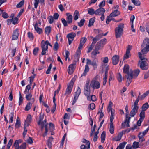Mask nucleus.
Listing matches in <instances>:
<instances>
[{
  "label": "nucleus",
  "instance_id": "obj_21",
  "mask_svg": "<svg viewBox=\"0 0 149 149\" xmlns=\"http://www.w3.org/2000/svg\"><path fill=\"white\" fill-rule=\"evenodd\" d=\"M26 143H23L20 146L19 145L14 146L15 149H26Z\"/></svg>",
  "mask_w": 149,
  "mask_h": 149
},
{
  "label": "nucleus",
  "instance_id": "obj_18",
  "mask_svg": "<svg viewBox=\"0 0 149 149\" xmlns=\"http://www.w3.org/2000/svg\"><path fill=\"white\" fill-rule=\"evenodd\" d=\"M75 65V63H73L69 65L68 70L69 74H71L73 73L75 69L74 65Z\"/></svg>",
  "mask_w": 149,
  "mask_h": 149
},
{
  "label": "nucleus",
  "instance_id": "obj_37",
  "mask_svg": "<svg viewBox=\"0 0 149 149\" xmlns=\"http://www.w3.org/2000/svg\"><path fill=\"white\" fill-rule=\"evenodd\" d=\"M114 127L113 123H110V132L111 134H113L114 132Z\"/></svg>",
  "mask_w": 149,
  "mask_h": 149
},
{
  "label": "nucleus",
  "instance_id": "obj_12",
  "mask_svg": "<svg viewBox=\"0 0 149 149\" xmlns=\"http://www.w3.org/2000/svg\"><path fill=\"white\" fill-rule=\"evenodd\" d=\"M138 103H134L133 108L131 111V117H134L137 113L139 109Z\"/></svg>",
  "mask_w": 149,
  "mask_h": 149
},
{
  "label": "nucleus",
  "instance_id": "obj_22",
  "mask_svg": "<svg viewBox=\"0 0 149 149\" xmlns=\"http://www.w3.org/2000/svg\"><path fill=\"white\" fill-rule=\"evenodd\" d=\"M72 87L73 86H71V85H69L66 88L65 95H68L70 94L72 91Z\"/></svg>",
  "mask_w": 149,
  "mask_h": 149
},
{
  "label": "nucleus",
  "instance_id": "obj_20",
  "mask_svg": "<svg viewBox=\"0 0 149 149\" xmlns=\"http://www.w3.org/2000/svg\"><path fill=\"white\" fill-rule=\"evenodd\" d=\"M34 27L35 30L39 34H41L42 32V29L38 27V23H36L35 24Z\"/></svg>",
  "mask_w": 149,
  "mask_h": 149
},
{
  "label": "nucleus",
  "instance_id": "obj_30",
  "mask_svg": "<svg viewBox=\"0 0 149 149\" xmlns=\"http://www.w3.org/2000/svg\"><path fill=\"white\" fill-rule=\"evenodd\" d=\"M21 123L19 118L18 117L17 118L16 122L15 125V128H18L20 126Z\"/></svg>",
  "mask_w": 149,
  "mask_h": 149
},
{
  "label": "nucleus",
  "instance_id": "obj_64",
  "mask_svg": "<svg viewBox=\"0 0 149 149\" xmlns=\"http://www.w3.org/2000/svg\"><path fill=\"white\" fill-rule=\"evenodd\" d=\"M13 141V140L12 139H10L7 145V147H8V149H10L11 145L12 144Z\"/></svg>",
  "mask_w": 149,
  "mask_h": 149
},
{
  "label": "nucleus",
  "instance_id": "obj_56",
  "mask_svg": "<svg viewBox=\"0 0 149 149\" xmlns=\"http://www.w3.org/2000/svg\"><path fill=\"white\" fill-rule=\"evenodd\" d=\"M39 50L38 47H35L33 51V53L34 55H36L38 54V52Z\"/></svg>",
  "mask_w": 149,
  "mask_h": 149
},
{
  "label": "nucleus",
  "instance_id": "obj_8",
  "mask_svg": "<svg viewBox=\"0 0 149 149\" xmlns=\"http://www.w3.org/2000/svg\"><path fill=\"white\" fill-rule=\"evenodd\" d=\"M76 36V34L74 32H71L67 35L66 37L68 40V44L70 45L72 42L74 40V38Z\"/></svg>",
  "mask_w": 149,
  "mask_h": 149
},
{
  "label": "nucleus",
  "instance_id": "obj_50",
  "mask_svg": "<svg viewBox=\"0 0 149 149\" xmlns=\"http://www.w3.org/2000/svg\"><path fill=\"white\" fill-rule=\"evenodd\" d=\"M32 105V103H28L25 108V110L26 111L29 110L31 108Z\"/></svg>",
  "mask_w": 149,
  "mask_h": 149
},
{
  "label": "nucleus",
  "instance_id": "obj_52",
  "mask_svg": "<svg viewBox=\"0 0 149 149\" xmlns=\"http://www.w3.org/2000/svg\"><path fill=\"white\" fill-rule=\"evenodd\" d=\"M19 18L17 17H14L13 19L12 23L13 24L15 25L17 23V22Z\"/></svg>",
  "mask_w": 149,
  "mask_h": 149
},
{
  "label": "nucleus",
  "instance_id": "obj_39",
  "mask_svg": "<svg viewBox=\"0 0 149 149\" xmlns=\"http://www.w3.org/2000/svg\"><path fill=\"white\" fill-rule=\"evenodd\" d=\"M117 79L118 81L120 82H122V79H124V78L123 77L120 73H119L117 76Z\"/></svg>",
  "mask_w": 149,
  "mask_h": 149
},
{
  "label": "nucleus",
  "instance_id": "obj_28",
  "mask_svg": "<svg viewBox=\"0 0 149 149\" xmlns=\"http://www.w3.org/2000/svg\"><path fill=\"white\" fill-rule=\"evenodd\" d=\"M143 47V48L142 49L141 52L143 54H145L149 51V46H147Z\"/></svg>",
  "mask_w": 149,
  "mask_h": 149
},
{
  "label": "nucleus",
  "instance_id": "obj_3",
  "mask_svg": "<svg viewBox=\"0 0 149 149\" xmlns=\"http://www.w3.org/2000/svg\"><path fill=\"white\" fill-rule=\"evenodd\" d=\"M123 72L125 74V77L127 79L126 86H128L130 83V66L127 64H125L123 68Z\"/></svg>",
  "mask_w": 149,
  "mask_h": 149
},
{
  "label": "nucleus",
  "instance_id": "obj_59",
  "mask_svg": "<svg viewBox=\"0 0 149 149\" xmlns=\"http://www.w3.org/2000/svg\"><path fill=\"white\" fill-rule=\"evenodd\" d=\"M61 21L64 27L67 26H68L67 24H68V22H67L65 19H63L62 18L61 19Z\"/></svg>",
  "mask_w": 149,
  "mask_h": 149
},
{
  "label": "nucleus",
  "instance_id": "obj_61",
  "mask_svg": "<svg viewBox=\"0 0 149 149\" xmlns=\"http://www.w3.org/2000/svg\"><path fill=\"white\" fill-rule=\"evenodd\" d=\"M36 76V74H34L33 75L29 77L30 84H32V83L33 81L34 78Z\"/></svg>",
  "mask_w": 149,
  "mask_h": 149
},
{
  "label": "nucleus",
  "instance_id": "obj_27",
  "mask_svg": "<svg viewBox=\"0 0 149 149\" xmlns=\"http://www.w3.org/2000/svg\"><path fill=\"white\" fill-rule=\"evenodd\" d=\"M87 99L89 101H92L95 102L96 100V98L95 95H93L91 96V97L89 96L87 97Z\"/></svg>",
  "mask_w": 149,
  "mask_h": 149
},
{
  "label": "nucleus",
  "instance_id": "obj_26",
  "mask_svg": "<svg viewBox=\"0 0 149 149\" xmlns=\"http://www.w3.org/2000/svg\"><path fill=\"white\" fill-rule=\"evenodd\" d=\"M120 14V12L117 10H114L113 12H112L110 14V16L111 17H115L117 16Z\"/></svg>",
  "mask_w": 149,
  "mask_h": 149
},
{
  "label": "nucleus",
  "instance_id": "obj_35",
  "mask_svg": "<svg viewBox=\"0 0 149 149\" xmlns=\"http://www.w3.org/2000/svg\"><path fill=\"white\" fill-rule=\"evenodd\" d=\"M73 17L71 15H69L66 17L67 21L68 22V24H71L72 21Z\"/></svg>",
  "mask_w": 149,
  "mask_h": 149
},
{
  "label": "nucleus",
  "instance_id": "obj_63",
  "mask_svg": "<svg viewBox=\"0 0 149 149\" xmlns=\"http://www.w3.org/2000/svg\"><path fill=\"white\" fill-rule=\"evenodd\" d=\"M21 142L22 141L21 140H16L14 143L13 146L18 145L19 143H21Z\"/></svg>",
  "mask_w": 149,
  "mask_h": 149
},
{
  "label": "nucleus",
  "instance_id": "obj_57",
  "mask_svg": "<svg viewBox=\"0 0 149 149\" xmlns=\"http://www.w3.org/2000/svg\"><path fill=\"white\" fill-rule=\"evenodd\" d=\"M135 19V17L134 15H132L131 16V22L132 23V24L131 25V29L134 28L133 21Z\"/></svg>",
  "mask_w": 149,
  "mask_h": 149
},
{
  "label": "nucleus",
  "instance_id": "obj_7",
  "mask_svg": "<svg viewBox=\"0 0 149 149\" xmlns=\"http://www.w3.org/2000/svg\"><path fill=\"white\" fill-rule=\"evenodd\" d=\"M41 46L42 48V52L41 54L42 55H45L46 54V51H48V46L46 43V41L42 40L41 43Z\"/></svg>",
  "mask_w": 149,
  "mask_h": 149
},
{
  "label": "nucleus",
  "instance_id": "obj_11",
  "mask_svg": "<svg viewBox=\"0 0 149 149\" xmlns=\"http://www.w3.org/2000/svg\"><path fill=\"white\" fill-rule=\"evenodd\" d=\"M90 86L93 89H98L100 87V85L99 82L95 80L92 81L90 84Z\"/></svg>",
  "mask_w": 149,
  "mask_h": 149
},
{
  "label": "nucleus",
  "instance_id": "obj_60",
  "mask_svg": "<svg viewBox=\"0 0 149 149\" xmlns=\"http://www.w3.org/2000/svg\"><path fill=\"white\" fill-rule=\"evenodd\" d=\"M82 142L84 143H86L87 145L88 148H90V143L89 141H88L87 140L85 139H83L82 141Z\"/></svg>",
  "mask_w": 149,
  "mask_h": 149
},
{
  "label": "nucleus",
  "instance_id": "obj_55",
  "mask_svg": "<svg viewBox=\"0 0 149 149\" xmlns=\"http://www.w3.org/2000/svg\"><path fill=\"white\" fill-rule=\"evenodd\" d=\"M139 116L140 117L139 119H142L143 120L145 118V112L142 111L140 113Z\"/></svg>",
  "mask_w": 149,
  "mask_h": 149
},
{
  "label": "nucleus",
  "instance_id": "obj_42",
  "mask_svg": "<svg viewBox=\"0 0 149 149\" xmlns=\"http://www.w3.org/2000/svg\"><path fill=\"white\" fill-rule=\"evenodd\" d=\"M85 20L84 19H81L79 22H78V25L80 27L82 26L85 22Z\"/></svg>",
  "mask_w": 149,
  "mask_h": 149
},
{
  "label": "nucleus",
  "instance_id": "obj_49",
  "mask_svg": "<svg viewBox=\"0 0 149 149\" xmlns=\"http://www.w3.org/2000/svg\"><path fill=\"white\" fill-rule=\"evenodd\" d=\"M59 48V46L57 42H56L54 46L53 50L55 51H57Z\"/></svg>",
  "mask_w": 149,
  "mask_h": 149
},
{
  "label": "nucleus",
  "instance_id": "obj_51",
  "mask_svg": "<svg viewBox=\"0 0 149 149\" xmlns=\"http://www.w3.org/2000/svg\"><path fill=\"white\" fill-rule=\"evenodd\" d=\"M87 40V38L86 37H82L81 38L80 43V44H82L84 45V43L86 42Z\"/></svg>",
  "mask_w": 149,
  "mask_h": 149
},
{
  "label": "nucleus",
  "instance_id": "obj_16",
  "mask_svg": "<svg viewBox=\"0 0 149 149\" xmlns=\"http://www.w3.org/2000/svg\"><path fill=\"white\" fill-rule=\"evenodd\" d=\"M81 89L79 87H78L77 91L75 93L73 102H76L77 100L78 99V98L81 93Z\"/></svg>",
  "mask_w": 149,
  "mask_h": 149
},
{
  "label": "nucleus",
  "instance_id": "obj_13",
  "mask_svg": "<svg viewBox=\"0 0 149 149\" xmlns=\"http://www.w3.org/2000/svg\"><path fill=\"white\" fill-rule=\"evenodd\" d=\"M149 94V91L148 90L144 93L143 94L140 96V93H139V95L136 99L134 102H138L139 100H143L148 94Z\"/></svg>",
  "mask_w": 149,
  "mask_h": 149
},
{
  "label": "nucleus",
  "instance_id": "obj_2",
  "mask_svg": "<svg viewBox=\"0 0 149 149\" xmlns=\"http://www.w3.org/2000/svg\"><path fill=\"white\" fill-rule=\"evenodd\" d=\"M107 41L106 38H104L99 41L96 45L95 47V50L93 51L91 54L94 55L96 56L97 54L99 53L98 51L99 50L101 49L105 44Z\"/></svg>",
  "mask_w": 149,
  "mask_h": 149
},
{
  "label": "nucleus",
  "instance_id": "obj_23",
  "mask_svg": "<svg viewBox=\"0 0 149 149\" xmlns=\"http://www.w3.org/2000/svg\"><path fill=\"white\" fill-rule=\"evenodd\" d=\"M123 134V132H120L117 136L113 138V140L116 141H119L121 139Z\"/></svg>",
  "mask_w": 149,
  "mask_h": 149
},
{
  "label": "nucleus",
  "instance_id": "obj_24",
  "mask_svg": "<svg viewBox=\"0 0 149 149\" xmlns=\"http://www.w3.org/2000/svg\"><path fill=\"white\" fill-rule=\"evenodd\" d=\"M32 120L31 116V115H28L26 120L25 121L24 124H26V126H29V123L31 122Z\"/></svg>",
  "mask_w": 149,
  "mask_h": 149
},
{
  "label": "nucleus",
  "instance_id": "obj_19",
  "mask_svg": "<svg viewBox=\"0 0 149 149\" xmlns=\"http://www.w3.org/2000/svg\"><path fill=\"white\" fill-rule=\"evenodd\" d=\"M130 50V45H129L127 47V50L125 54L124 55L123 61L126 59H128L129 57V54Z\"/></svg>",
  "mask_w": 149,
  "mask_h": 149
},
{
  "label": "nucleus",
  "instance_id": "obj_36",
  "mask_svg": "<svg viewBox=\"0 0 149 149\" xmlns=\"http://www.w3.org/2000/svg\"><path fill=\"white\" fill-rule=\"evenodd\" d=\"M126 143H127L125 142L120 143L119 146L116 149H123Z\"/></svg>",
  "mask_w": 149,
  "mask_h": 149
},
{
  "label": "nucleus",
  "instance_id": "obj_17",
  "mask_svg": "<svg viewBox=\"0 0 149 149\" xmlns=\"http://www.w3.org/2000/svg\"><path fill=\"white\" fill-rule=\"evenodd\" d=\"M119 57L117 55H115L112 58V63L113 65H116L119 61Z\"/></svg>",
  "mask_w": 149,
  "mask_h": 149
},
{
  "label": "nucleus",
  "instance_id": "obj_14",
  "mask_svg": "<svg viewBox=\"0 0 149 149\" xmlns=\"http://www.w3.org/2000/svg\"><path fill=\"white\" fill-rule=\"evenodd\" d=\"M19 29L17 28L16 29L13 30L12 36V39L13 40L17 39L19 36Z\"/></svg>",
  "mask_w": 149,
  "mask_h": 149
},
{
  "label": "nucleus",
  "instance_id": "obj_10",
  "mask_svg": "<svg viewBox=\"0 0 149 149\" xmlns=\"http://www.w3.org/2000/svg\"><path fill=\"white\" fill-rule=\"evenodd\" d=\"M86 61H87L86 63V64L85 65V68L84 70V72L83 73V74L81 75V77H82L83 76H86L87 72H88L89 70V67L88 65V64H90L91 65V60L88 59H87Z\"/></svg>",
  "mask_w": 149,
  "mask_h": 149
},
{
  "label": "nucleus",
  "instance_id": "obj_48",
  "mask_svg": "<svg viewBox=\"0 0 149 149\" xmlns=\"http://www.w3.org/2000/svg\"><path fill=\"white\" fill-rule=\"evenodd\" d=\"M149 127L147 128L145 131H143L142 132H140L139 133V134H141V136H144L146 133L148 132L149 130Z\"/></svg>",
  "mask_w": 149,
  "mask_h": 149
},
{
  "label": "nucleus",
  "instance_id": "obj_38",
  "mask_svg": "<svg viewBox=\"0 0 149 149\" xmlns=\"http://www.w3.org/2000/svg\"><path fill=\"white\" fill-rule=\"evenodd\" d=\"M105 131H103L101 135V142L102 143H104V141H105Z\"/></svg>",
  "mask_w": 149,
  "mask_h": 149
},
{
  "label": "nucleus",
  "instance_id": "obj_25",
  "mask_svg": "<svg viewBox=\"0 0 149 149\" xmlns=\"http://www.w3.org/2000/svg\"><path fill=\"white\" fill-rule=\"evenodd\" d=\"M147 46H149V39L146 38L144 40L141 45V47H144Z\"/></svg>",
  "mask_w": 149,
  "mask_h": 149
},
{
  "label": "nucleus",
  "instance_id": "obj_54",
  "mask_svg": "<svg viewBox=\"0 0 149 149\" xmlns=\"http://www.w3.org/2000/svg\"><path fill=\"white\" fill-rule=\"evenodd\" d=\"M24 0H22L17 5L16 7L17 8H19L21 7L24 4Z\"/></svg>",
  "mask_w": 149,
  "mask_h": 149
},
{
  "label": "nucleus",
  "instance_id": "obj_41",
  "mask_svg": "<svg viewBox=\"0 0 149 149\" xmlns=\"http://www.w3.org/2000/svg\"><path fill=\"white\" fill-rule=\"evenodd\" d=\"M45 33L48 35L51 32V27L50 26H47L45 28Z\"/></svg>",
  "mask_w": 149,
  "mask_h": 149
},
{
  "label": "nucleus",
  "instance_id": "obj_4",
  "mask_svg": "<svg viewBox=\"0 0 149 149\" xmlns=\"http://www.w3.org/2000/svg\"><path fill=\"white\" fill-rule=\"evenodd\" d=\"M126 111V117L125 119V120L124 122L122 123V128H125L126 127H128L130 126V125L129 124V123H130V117H128V113H129V111H128V109L127 107V105L125 108Z\"/></svg>",
  "mask_w": 149,
  "mask_h": 149
},
{
  "label": "nucleus",
  "instance_id": "obj_6",
  "mask_svg": "<svg viewBox=\"0 0 149 149\" xmlns=\"http://www.w3.org/2000/svg\"><path fill=\"white\" fill-rule=\"evenodd\" d=\"M105 12V9L103 8H100L95 10V15H101L100 19L103 21L105 18L104 13Z\"/></svg>",
  "mask_w": 149,
  "mask_h": 149
},
{
  "label": "nucleus",
  "instance_id": "obj_9",
  "mask_svg": "<svg viewBox=\"0 0 149 149\" xmlns=\"http://www.w3.org/2000/svg\"><path fill=\"white\" fill-rule=\"evenodd\" d=\"M90 87L89 82H86L84 88V93L87 97L89 96L90 93Z\"/></svg>",
  "mask_w": 149,
  "mask_h": 149
},
{
  "label": "nucleus",
  "instance_id": "obj_5",
  "mask_svg": "<svg viewBox=\"0 0 149 149\" xmlns=\"http://www.w3.org/2000/svg\"><path fill=\"white\" fill-rule=\"evenodd\" d=\"M123 28L124 24L120 23L118 26L115 29V36L116 38L120 37L123 33Z\"/></svg>",
  "mask_w": 149,
  "mask_h": 149
},
{
  "label": "nucleus",
  "instance_id": "obj_47",
  "mask_svg": "<svg viewBox=\"0 0 149 149\" xmlns=\"http://www.w3.org/2000/svg\"><path fill=\"white\" fill-rule=\"evenodd\" d=\"M95 105L94 103H90L88 107V109L91 110H93L95 109Z\"/></svg>",
  "mask_w": 149,
  "mask_h": 149
},
{
  "label": "nucleus",
  "instance_id": "obj_31",
  "mask_svg": "<svg viewBox=\"0 0 149 149\" xmlns=\"http://www.w3.org/2000/svg\"><path fill=\"white\" fill-rule=\"evenodd\" d=\"M109 66H107L105 68V75L104 77L103 78V80H105L107 81L108 77V71L109 68Z\"/></svg>",
  "mask_w": 149,
  "mask_h": 149
},
{
  "label": "nucleus",
  "instance_id": "obj_45",
  "mask_svg": "<svg viewBox=\"0 0 149 149\" xmlns=\"http://www.w3.org/2000/svg\"><path fill=\"white\" fill-rule=\"evenodd\" d=\"M132 2L135 6H139L140 5V2L139 0H131Z\"/></svg>",
  "mask_w": 149,
  "mask_h": 149
},
{
  "label": "nucleus",
  "instance_id": "obj_34",
  "mask_svg": "<svg viewBox=\"0 0 149 149\" xmlns=\"http://www.w3.org/2000/svg\"><path fill=\"white\" fill-rule=\"evenodd\" d=\"M103 36V33H100L97 35L96 37L94 38L93 39L95 40V41L97 42L98 40H99Z\"/></svg>",
  "mask_w": 149,
  "mask_h": 149
},
{
  "label": "nucleus",
  "instance_id": "obj_43",
  "mask_svg": "<svg viewBox=\"0 0 149 149\" xmlns=\"http://www.w3.org/2000/svg\"><path fill=\"white\" fill-rule=\"evenodd\" d=\"M95 22V19L93 18H91L89 20L88 26L89 27L92 26Z\"/></svg>",
  "mask_w": 149,
  "mask_h": 149
},
{
  "label": "nucleus",
  "instance_id": "obj_46",
  "mask_svg": "<svg viewBox=\"0 0 149 149\" xmlns=\"http://www.w3.org/2000/svg\"><path fill=\"white\" fill-rule=\"evenodd\" d=\"M99 133V130H97V131L95 132L94 134V137L93 138V140L94 142L96 141L97 139V134Z\"/></svg>",
  "mask_w": 149,
  "mask_h": 149
},
{
  "label": "nucleus",
  "instance_id": "obj_58",
  "mask_svg": "<svg viewBox=\"0 0 149 149\" xmlns=\"http://www.w3.org/2000/svg\"><path fill=\"white\" fill-rule=\"evenodd\" d=\"M28 36L32 40H33V39L34 37L33 35L30 32L28 33Z\"/></svg>",
  "mask_w": 149,
  "mask_h": 149
},
{
  "label": "nucleus",
  "instance_id": "obj_44",
  "mask_svg": "<svg viewBox=\"0 0 149 149\" xmlns=\"http://www.w3.org/2000/svg\"><path fill=\"white\" fill-rule=\"evenodd\" d=\"M139 142L135 141L133 143V145H132V147H133V148L136 149L139 147Z\"/></svg>",
  "mask_w": 149,
  "mask_h": 149
},
{
  "label": "nucleus",
  "instance_id": "obj_1",
  "mask_svg": "<svg viewBox=\"0 0 149 149\" xmlns=\"http://www.w3.org/2000/svg\"><path fill=\"white\" fill-rule=\"evenodd\" d=\"M140 60L138 62V66L143 70H146L148 69V66L147 64V59L142 56V54L140 52L138 53Z\"/></svg>",
  "mask_w": 149,
  "mask_h": 149
},
{
  "label": "nucleus",
  "instance_id": "obj_40",
  "mask_svg": "<svg viewBox=\"0 0 149 149\" xmlns=\"http://www.w3.org/2000/svg\"><path fill=\"white\" fill-rule=\"evenodd\" d=\"M88 13L89 15H92L94 14L95 15V11L92 8H90L88 10Z\"/></svg>",
  "mask_w": 149,
  "mask_h": 149
},
{
  "label": "nucleus",
  "instance_id": "obj_15",
  "mask_svg": "<svg viewBox=\"0 0 149 149\" xmlns=\"http://www.w3.org/2000/svg\"><path fill=\"white\" fill-rule=\"evenodd\" d=\"M140 72V70L139 69H135L133 71H132L131 70V79L136 78Z\"/></svg>",
  "mask_w": 149,
  "mask_h": 149
},
{
  "label": "nucleus",
  "instance_id": "obj_29",
  "mask_svg": "<svg viewBox=\"0 0 149 149\" xmlns=\"http://www.w3.org/2000/svg\"><path fill=\"white\" fill-rule=\"evenodd\" d=\"M32 95L31 94H27L26 96V98L27 100H31V102H33L34 101V98H32Z\"/></svg>",
  "mask_w": 149,
  "mask_h": 149
},
{
  "label": "nucleus",
  "instance_id": "obj_32",
  "mask_svg": "<svg viewBox=\"0 0 149 149\" xmlns=\"http://www.w3.org/2000/svg\"><path fill=\"white\" fill-rule=\"evenodd\" d=\"M79 16V12L77 10H76L73 14V17L74 19L75 20H77L78 19V16Z\"/></svg>",
  "mask_w": 149,
  "mask_h": 149
},
{
  "label": "nucleus",
  "instance_id": "obj_33",
  "mask_svg": "<svg viewBox=\"0 0 149 149\" xmlns=\"http://www.w3.org/2000/svg\"><path fill=\"white\" fill-rule=\"evenodd\" d=\"M149 107L148 103H145L141 107L142 111H146Z\"/></svg>",
  "mask_w": 149,
  "mask_h": 149
},
{
  "label": "nucleus",
  "instance_id": "obj_62",
  "mask_svg": "<svg viewBox=\"0 0 149 149\" xmlns=\"http://www.w3.org/2000/svg\"><path fill=\"white\" fill-rule=\"evenodd\" d=\"M138 137L139 138V142H142L144 141L145 139L143 137V136H142L141 135V134H138Z\"/></svg>",
  "mask_w": 149,
  "mask_h": 149
},
{
  "label": "nucleus",
  "instance_id": "obj_53",
  "mask_svg": "<svg viewBox=\"0 0 149 149\" xmlns=\"http://www.w3.org/2000/svg\"><path fill=\"white\" fill-rule=\"evenodd\" d=\"M3 11L4 10H3V13H2V16L5 19H7L9 17L8 15L6 12H3Z\"/></svg>",
  "mask_w": 149,
  "mask_h": 149
}]
</instances>
